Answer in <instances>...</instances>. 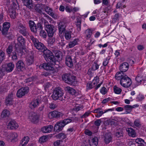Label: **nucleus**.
I'll use <instances>...</instances> for the list:
<instances>
[{"mask_svg": "<svg viewBox=\"0 0 146 146\" xmlns=\"http://www.w3.org/2000/svg\"><path fill=\"white\" fill-rule=\"evenodd\" d=\"M9 13L10 17L14 19L16 17V13L15 10L11 9L9 10Z\"/></svg>", "mask_w": 146, "mask_h": 146, "instance_id": "39", "label": "nucleus"}, {"mask_svg": "<svg viewBox=\"0 0 146 146\" xmlns=\"http://www.w3.org/2000/svg\"><path fill=\"white\" fill-rule=\"evenodd\" d=\"M29 88L28 87H23L19 89L17 93V96L20 98L27 94L29 91Z\"/></svg>", "mask_w": 146, "mask_h": 146, "instance_id": "8", "label": "nucleus"}, {"mask_svg": "<svg viewBox=\"0 0 146 146\" xmlns=\"http://www.w3.org/2000/svg\"><path fill=\"white\" fill-rule=\"evenodd\" d=\"M5 58V52L2 50H0V64Z\"/></svg>", "mask_w": 146, "mask_h": 146, "instance_id": "42", "label": "nucleus"}, {"mask_svg": "<svg viewBox=\"0 0 146 146\" xmlns=\"http://www.w3.org/2000/svg\"><path fill=\"white\" fill-rule=\"evenodd\" d=\"M42 52L45 60L49 61L50 62L41 64L39 66L40 69L52 70L54 69V66H55L56 68L58 67L59 62L58 61V58L59 57V55L54 56L52 53L48 49H45Z\"/></svg>", "mask_w": 146, "mask_h": 146, "instance_id": "1", "label": "nucleus"}, {"mask_svg": "<svg viewBox=\"0 0 146 146\" xmlns=\"http://www.w3.org/2000/svg\"><path fill=\"white\" fill-rule=\"evenodd\" d=\"M64 93L61 88L59 87L56 88L53 92L51 97L54 100H59L61 101L64 100L63 99V96Z\"/></svg>", "mask_w": 146, "mask_h": 146, "instance_id": "2", "label": "nucleus"}, {"mask_svg": "<svg viewBox=\"0 0 146 146\" xmlns=\"http://www.w3.org/2000/svg\"><path fill=\"white\" fill-rule=\"evenodd\" d=\"M10 111L7 110H4L2 112L1 115V117L3 118L8 117L10 115Z\"/></svg>", "mask_w": 146, "mask_h": 146, "instance_id": "33", "label": "nucleus"}, {"mask_svg": "<svg viewBox=\"0 0 146 146\" xmlns=\"http://www.w3.org/2000/svg\"><path fill=\"white\" fill-rule=\"evenodd\" d=\"M24 5L30 9L33 8V5L32 0H23Z\"/></svg>", "mask_w": 146, "mask_h": 146, "instance_id": "24", "label": "nucleus"}, {"mask_svg": "<svg viewBox=\"0 0 146 146\" xmlns=\"http://www.w3.org/2000/svg\"><path fill=\"white\" fill-rule=\"evenodd\" d=\"M112 137L110 133L106 134L104 136V141L106 144L109 143L111 140Z\"/></svg>", "mask_w": 146, "mask_h": 146, "instance_id": "31", "label": "nucleus"}, {"mask_svg": "<svg viewBox=\"0 0 146 146\" xmlns=\"http://www.w3.org/2000/svg\"><path fill=\"white\" fill-rule=\"evenodd\" d=\"M79 39L78 38H76L73 40L69 42L68 44V47L69 48H71L75 45L78 44V42H79Z\"/></svg>", "mask_w": 146, "mask_h": 146, "instance_id": "29", "label": "nucleus"}, {"mask_svg": "<svg viewBox=\"0 0 146 146\" xmlns=\"http://www.w3.org/2000/svg\"><path fill=\"white\" fill-rule=\"evenodd\" d=\"M143 80L142 76L140 74H138L135 78V80L139 83V84H141V82Z\"/></svg>", "mask_w": 146, "mask_h": 146, "instance_id": "44", "label": "nucleus"}, {"mask_svg": "<svg viewBox=\"0 0 146 146\" xmlns=\"http://www.w3.org/2000/svg\"><path fill=\"white\" fill-rule=\"evenodd\" d=\"M34 62V57L33 56H30L27 59V62L28 65L32 64Z\"/></svg>", "mask_w": 146, "mask_h": 146, "instance_id": "43", "label": "nucleus"}, {"mask_svg": "<svg viewBox=\"0 0 146 146\" xmlns=\"http://www.w3.org/2000/svg\"><path fill=\"white\" fill-rule=\"evenodd\" d=\"M129 68V65L126 62L122 63L120 66L119 69L120 71L122 72H125L128 70Z\"/></svg>", "mask_w": 146, "mask_h": 146, "instance_id": "18", "label": "nucleus"}, {"mask_svg": "<svg viewBox=\"0 0 146 146\" xmlns=\"http://www.w3.org/2000/svg\"><path fill=\"white\" fill-rule=\"evenodd\" d=\"M141 126V122L139 119H137L135 120L134 121V126L136 127H139Z\"/></svg>", "mask_w": 146, "mask_h": 146, "instance_id": "50", "label": "nucleus"}, {"mask_svg": "<svg viewBox=\"0 0 146 146\" xmlns=\"http://www.w3.org/2000/svg\"><path fill=\"white\" fill-rule=\"evenodd\" d=\"M29 26L31 31L33 33H36V25L35 22L32 21H29Z\"/></svg>", "mask_w": 146, "mask_h": 146, "instance_id": "23", "label": "nucleus"}, {"mask_svg": "<svg viewBox=\"0 0 146 146\" xmlns=\"http://www.w3.org/2000/svg\"><path fill=\"white\" fill-rule=\"evenodd\" d=\"M72 121L71 119L67 118L58 122L54 127V131L57 132L61 131L66 125L72 122Z\"/></svg>", "mask_w": 146, "mask_h": 146, "instance_id": "3", "label": "nucleus"}, {"mask_svg": "<svg viewBox=\"0 0 146 146\" xmlns=\"http://www.w3.org/2000/svg\"><path fill=\"white\" fill-rule=\"evenodd\" d=\"M72 33L70 31H66L65 33L64 36L65 39L66 40H69L71 38Z\"/></svg>", "mask_w": 146, "mask_h": 146, "instance_id": "38", "label": "nucleus"}, {"mask_svg": "<svg viewBox=\"0 0 146 146\" xmlns=\"http://www.w3.org/2000/svg\"><path fill=\"white\" fill-rule=\"evenodd\" d=\"M14 67V65L12 63H9L7 64V67L6 68V70L7 72H11L13 69Z\"/></svg>", "mask_w": 146, "mask_h": 146, "instance_id": "35", "label": "nucleus"}, {"mask_svg": "<svg viewBox=\"0 0 146 146\" xmlns=\"http://www.w3.org/2000/svg\"><path fill=\"white\" fill-rule=\"evenodd\" d=\"M95 84L94 82H88L87 85V89H92L95 86Z\"/></svg>", "mask_w": 146, "mask_h": 146, "instance_id": "48", "label": "nucleus"}, {"mask_svg": "<svg viewBox=\"0 0 146 146\" xmlns=\"http://www.w3.org/2000/svg\"><path fill=\"white\" fill-rule=\"evenodd\" d=\"M30 38L32 41L35 45L38 42V40L34 37L33 36H30Z\"/></svg>", "mask_w": 146, "mask_h": 146, "instance_id": "58", "label": "nucleus"}, {"mask_svg": "<svg viewBox=\"0 0 146 146\" xmlns=\"http://www.w3.org/2000/svg\"><path fill=\"white\" fill-rule=\"evenodd\" d=\"M53 127V126L52 125H47L42 128L41 130L44 133H48L52 131Z\"/></svg>", "mask_w": 146, "mask_h": 146, "instance_id": "21", "label": "nucleus"}, {"mask_svg": "<svg viewBox=\"0 0 146 146\" xmlns=\"http://www.w3.org/2000/svg\"><path fill=\"white\" fill-rule=\"evenodd\" d=\"M10 26V24L9 22H5L3 23V28L1 31L3 35H6L7 34L8 31Z\"/></svg>", "mask_w": 146, "mask_h": 146, "instance_id": "14", "label": "nucleus"}, {"mask_svg": "<svg viewBox=\"0 0 146 146\" xmlns=\"http://www.w3.org/2000/svg\"><path fill=\"white\" fill-rule=\"evenodd\" d=\"M98 139L97 137H95L92 139L90 143L91 146H97L98 144Z\"/></svg>", "mask_w": 146, "mask_h": 146, "instance_id": "40", "label": "nucleus"}, {"mask_svg": "<svg viewBox=\"0 0 146 146\" xmlns=\"http://www.w3.org/2000/svg\"><path fill=\"white\" fill-rule=\"evenodd\" d=\"M139 106V105L137 104L135 105L132 106L126 105L124 106V108L127 112V113H128L130 112L133 108L138 107Z\"/></svg>", "mask_w": 146, "mask_h": 146, "instance_id": "22", "label": "nucleus"}, {"mask_svg": "<svg viewBox=\"0 0 146 146\" xmlns=\"http://www.w3.org/2000/svg\"><path fill=\"white\" fill-rule=\"evenodd\" d=\"M40 35L41 36L44 38H46L47 36L46 33L43 30H41L40 31Z\"/></svg>", "mask_w": 146, "mask_h": 146, "instance_id": "53", "label": "nucleus"}, {"mask_svg": "<svg viewBox=\"0 0 146 146\" xmlns=\"http://www.w3.org/2000/svg\"><path fill=\"white\" fill-rule=\"evenodd\" d=\"M102 121L101 119H98L94 121V124L95 125L97 126V129L98 130L99 128V126L100 125V124L101 123Z\"/></svg>", "mask_w": 146, "mask_h": 146, "instance_id": "54", "label": "nucleus"}, {"mask_svg": "<svg viewBox=\"0 0 146 146\" xmlns=\"http://www.w3.org/2000/svg\"><path fill=\"white\" fill-rule=\"evenodd\" d=\"M135 142L138 143L139 144H142L144 142V140L140 138H138L135 139Z\"/></svg>", "mask_w": 146, "mask_h": 146, "instance_id": "61", "label": "nucleus"}, {"mask_svg": "<svg viewBox=\"0 0 146 146\" xmlns=\"http://www.w3.org/2000/svg\"><path fill=\"white\" fill-rule=\"evenodd\" d=\"M123 72H117L115 76V78L117 80H121L123 77L125 76Z\"/></svg>", "mask_w": 146, "mask_h": 146, "instance_id": "30", "label": "nucleus"}, {"mask_svg": "<svg viewBox=\"0 0 146 146\" xmlns=\"http://www.w3.org/2000/svg\"><path fill=\"white\" fill-rule=\"evenodd\" d=\"M99 68V65L96 63H94L92 64V70L94 71L98 69Z\"/></svg>", "mask_w": 146, "mask_h": 146, "instance_id": "57", "label": "nucleus"}, {"mask_svg": "<svg viewBox=\"0 0 146 146\" xmlns=\"http://www.w3.org/2000/svg\"><path fill=\"white\" fill-rule=\"evenodd\" d=\"M69 78L70 79L68 83L70 84H74L75 82V76H72L70 74Z\"/></svg>", "mask_w": 146, "mask_h": 146, "instance_id": "41", "label": "nucleus"}, {"mask_svg": "<svg viewBox=\"0 0 146 146\" xmlns=\"http://www.w3.org/2000/svg\"><path fill=\"white\" fill-rule=\"evenodd\" d=\"M45 97L42 96H38L36 99L34 100L29 105V107L31 109H34L41 102L43 101V99H46Z\"/></svg>", "mask_w": 146, "mask_h": 146, "instance_id": "6", "label": "nucleus"}, {"mask_svg": "<svg viewBox=\"0 0 146 146\" xmlns=\"http://www.w3.org/2000/svg\"><path fill=\"white\" fill-rule=\"evenodd\" d=\"M13 46L11 45H9L6 49V51L8 54H11L13 51Z\"/></svg>", "mask_w": 146, "mask_h": 146, "instance_id": "55", "label": "nucleus"}, {"mask_svg": "<svg viewBox=\"0 0 146 146\" xmlns=\"http://www.w3.org/2000/svg\"><path fill=\"white\" fill-rule=\"evenodd\" d=\"M126 131L128 133V135L132 137H135L136 135L135 131L132 128H127Z\"/></svg>", "mask_w": 146, "mask_h": 146, "instance_id": "28", "label": "nucleus"}, {"mask_svg": "<svg viewBox=\"0 0 146 146\" xmlns=\"http://www.w3.org/2000/svg\"><path fill=\"white\" fill-rule=\"evenodd\" d=\"M47 138L46 136H42L40 138V141L41 143L44 142L47 140Z\"/></svg>", "mask_w": 146, "mask_h": 146, "instance_id": "62", "label": "nucleus"}, {"mask_svg": "<svg viewBox=\"0 0 146 146\" xmlns=\"http://www.w3.org/2000/svg\"><path fill=\"white\" fill-rule=\"evenodd\" d=\"M36 32L38 30L41 31L43 27L40 23H38L36 25Z\"/></svg>", "mask_w": 146, "mask_h": 146, "instance_id": "63", "label": "nucleus"}, {"mask_svg": "<svg viewBox=\"0 0 146 146\" xmlns=\"http://www.w3.org/2000/svg\"><path fill=\"white\" fill-rule=\"evenodd\" d=\"M17 39L18 41L17 45H19V47L18 48L16 47L17 49L19 50L21 53L24 48L25 44V39L22 35H21L18 36Z\"/></svg>", "mask_w": 146, "mask_h": 146, "instance_id": "5", "label": "nucleus"}, {"mask_svg": "<svg viewBox=\"0 0 146 146\" xmlns=\"http://www.w3.org/2000/svg\"><path fill=\"white\" fill-rule=\"evenodd\" d=\"M113 89L115 93L117 94H120L122 91V90L120 88L115 86H114Z\"/></svg>", "mask_w": 146, "mask_h": 146, "instance_id": "47", "label": "nucleus"}, {"mask_svg": "<svg viewBox=\"0 0 146 146\" xmlns=\"http://www.w3.org/2000/svg\"><path fill=\"white\" fill-rule=\"evenodd\" d=\"M34 78L33 77H31L25 79V82L27 84L28 86H31L33 85V81Z\"/></svg>", "mask_w": 146, "mask_h": 146, "instance_id": "36", "label": "nucleus"}, {"mask_svg": "<svg viewBox=\"0 0 146 146\" xmlns=\"http://www.w3.org/2000/svg\"><path fill=\"white\" fill-rule=\"evenodd\" d=\"M56 137L60 139H62L65 138L66 137V135L64 133H60L57 135Z\"/></svg>", "mask_w": 146, "mask_h": 146, "instance_id": "52", "label": "nucleus"}, {"mask_svg": "<svg viewBox=\"0 0 146 146\" xmlns=\"http://www.w3.org/2000/svg\"><path fill=\"white\" fill-rule=\"evenodd\" d=\"M44 7L46 12L49 15L54 19L57 17V14L53 12V10L51 8L48 6H45L44 5Z\"/></svg>", "mask_w": 146, "mask_h": 146, "instance_id": "13", "label": "nucleus"}, {"mask_svg": "<svg viewBox=\"0 0 146 146\" xmlns=\"http://www.w3.org/2000/svg\"><path fill=\"white\" fill-rule=\"evenodd\" d=\"M45 29L47 32L48 35L49 37H52L56 31V29L54 26L50 25L45 27Z\"/></svg>", "mask_w": 146, "mask_h": 146, "instance_id": "10", "label": "nucleus"}, {"mask_svg": "<svg viewBox=\"0 0 146 146\" xmlns=\"http://www.w3.org/2000/svg\"><path fill=\"white\" fill-rule=\"evenodd\" d=\"M35 46L36 48L42 52L45 49V47L44 45L42 43L39 42L36 44Z\"/></svg>", "mask_w": 146, "mask_h": 146, "instance_id": "25", "label": "nucleus"}, {"mask_svg": "<svg viewBox=\"0 0 146 146\" xmlns=\"http://www.w3.org/2000/svg\"><path fill=\"white\" fill-rule=\"evenodd\" d=\"M57 106L55 104L51 103L49 104V107L50 108L52 109H54L56 108Z\"/></svg>", "mask_w": 146, "mask_h": 146, "instance_id": "64", "label": "nucleus"}, {"mask_svg": "<svg viewBox=\"0 0 146 146\" xmlns=\"http://www.w3.org/2000/svg\"><path fill=\"white\" fill-rule=\"evenodd\" d=\"M16 67L18 71H23L25 69V65L22 60H19L16 64Z\"/></svg>", "mask_w": 146, "mask_h": 146, "instance_id": "19", "label": "nucleus"}, {"mask_svg": "<svg viewBox=\"0 0 146 146\" xmlns=\"http://www.w3.org/2000/svg\"><path fill=\"white\" fill-rule=\"evenodd\" d=\"M66 26V23L65 22L60 21L58 25V28L59 34H61L65 31Z\"/></svg>", "mask_w": 146, "mask_h": 146, "instance_id": "15", "label": "nucleus"}, {"mask_svg": "<svg viewBox=\"0 0 146 146\" xmlns=\"http://www.w3.org/2000/svg\"><path fill=\"white\" fill-rule=\"evenodd\" d=\"M116 136L118 138L121 137L123 136V134L122 131H119L115 133Z\"/></svg>", "mask_w": 146, "mask_h": 146, "instance_id": "59", "label": "nucleus"}, {"mask_svg": "<svg viewBox=\"0 0 146 146\" xmlns=\"http://www.w3.org/2000/svg\"><path fill=\"white\" fill-rule=\"evenodd\" d=\"M65 63L69 67H72L73 66L72 58L71 55H68L66 56L65 58Z\"/></svg>", "mask_w": 146, "mask_h": 146, "instance_id": "16", "label": "nucleus"}, {"mask_svg": "<svg viewBox=\"0 0 146 146\" xmlns=\"http://www.w3.org/2000/svg\"><path fill=\"white\" fill-rule=\"evenodd\" d=\"M18 135L15 132L8 133L7 135V138L9 139L12 140L17 137Z\"/></svg>", "mask_w": 146, "mask_h": 146, "instance_id": "27", "label": "nucleus"}, {"mask_svg": "<svg viewBox=\"0 0 146 146\" xmlns=\"http://www.w3.org/2000/svg\"><path fill=\"white\" fill-rule=\"evenodd\" d=\"M29 141V138L28 136L24 137L21 140V144L22 146H25Z\"/></svg>", "mask_w": 146, "mask_h": 146, "instance_id": "34", "label": "nucleus"}, {"mask_svg": "<svg viewBox=\"0 0 146 146\" xmlns=\"http://www.w3.org/2000/svg\"><path fill=\"white\" fill-rule=\"evenodd\" d=\"M65 90L68 92L69 93L72 95H74L75 93V90L69 86L66 87L65 88Z\"/></svg>", "mask_w": 146, "mask_h": 146, "instance_id": "37", "label": "nucleus"}, {"mask_svg": "<svg viewBox=\"0 0 146 146\" xmlns=\"http://www.w3.org/2000/svg\"><path fill=\"white\" fill-rule=\"evenodd\" d=\"M83 108V107L80 105L76 106L73 109V111L76 112H77L81 110Z\"/></svg>", "mask_w": 146, "mask_h": 146, "instance_id": "51", "label": "nucleus"}, {"mask_svg": "<svg viewBox=\"0 0 146 146\" xmlns=\"http://www.w3.org/2000/svg\"><path fill=\"white\" fill-rule=\"evenodd\" d=\"M113 110V108L109 109L108 110H105L104 111H103L100 110V111H99V113H97L96 115H95V116L98 118H99L100 116H101L103 114L106 113L109 111H112Z\"/></svg>", "mask_w": 146, "mask_h": 146, "instance_id": "32", "label": "nucleus"}, {"mask_svg": "<svg viewBox=\"0 0 146 146\" xmlns=\"http://www.w3.org/2000/svg\"><path fill=\"white\" fill-rule=\"evenodd\" d=\"M38 117L39 115L36 113L32 112L29 113V118L30 120L33 123L37 122Z\"/></svg>", "mask_w": 146, "mask_h": 146, "instance_id": "12", "label": "nucleus"}, {"mask_svg": "<svg viewBox=\"0 0 146 146\" xmlns=\"http://www.w3.org/2000/svg\"><path fill=\"white\" fill-rule=\"evenodd\" d=\"M110 124L113 127H114L118 125V122L116 120L112 119L110 121Z\"/></svg>", "mask_w": 146, "mask_h": 146, "instance_id": "49", "label": "nucleus"}, {"mask_svg": "<svg viewBox=\"0 0 146 146\" xmlns=\"http://www.w3.org/2000/svg\"><path fill=\"white\" fill-rule=\"evenodd\" d=\"M81 21L80 19H77V22L76 23L77 26V29L78 31H80L81 30Z\"/></svg>", "mask_w": 146, "mask_h": 146, "instance_id": "46", "label": "nucleus"}, {"mask_svg": "<svg viewBox=\"0 0 146 146\" xmlns=\"http://www.w3.org/2000/svg\"><path fill=\"white\" fill-rule=\"evenodd\" d=\"M18 127V125L14 120L10 121L8 125V128L10 129H17Z\"/></svg>", "mask_w": 146, "mask_h": 146, "instance_id": "17", "label": "nucleus"}, {"mask_svg": "<svg viewBox=\"0 0 146 146\" xmlns=\"http://www.w3.org/2000/svg\"><path fill=\"white\" fill-rule=\"evenodd\" d=\"M63 115V114L62 112L54 110L49 113L48 117L50 119L54 118H58L60 117L61 116H62Z\"/></svg>", "mask_w": 146, "mask_h": 146, "instance_id": "11", "label": "nucleus"}, {"mask_svg": "<svg viewBox=\"0 0 146 146\" xmlns=\"http://www.w3.org/2000/svg\"><path fill=\"white\" fill-rule=\"evenodd\" d=\"M93 31L91 29H86L85 31V36L86 39L90 38L92 34Z\"/></svg>", "mask_w": 146, "mask_h": 146, "instance_id": "26", "label": "nucleus"}, {"mask_svg": "<svg viewBox=\"0 0 146 146\" xmlns=\"http://www.w3.org/2000/svg\"><path fill=\"white\" fill-rule=\"evenodd\" d=\"M44 6V5L42 4L40 5H37L35 8V10L37 12L39 13L41 15H43L44 17H46L48 19L50 20L51 18L45 13H43L42 11V10L43 9Z\"/></svg>", "mask_w": 146, "mask_h": 146, "instance_id": "9", "label": "nucleus"}, {"mask_svg": "<svg viewBox=\"0 0 146 146\" xmlns=\"http://www.w3.org/2000/svg\"><path fill=\"white\" fill-rule=\"evenodd\" d=\"M13 94L12 93H11L8 95L6 99L5 102L7 105H11L13 104Z\"/></svg>", "mask_w": 146, "mask_h": 146, "instance_id": "20", "label": "nucleus"}, {"mask_svg": "<svg viewBox=\"0 0 146 146\" xmlns=\"http://www.w3.org/2000/svg\"><path fill=\"white\" fill-rule=\"evenodd\" d=\"M120 84L125 88L129 87L132 84L131 79L127 75L125 76L120 82Z\"/></svg>", "mask_w": 146, "mask_h": 146, "instance_id": "7", "label": "nucleus"}, {"mask_svg": "<svg viewBox=\"0 0 146 146\" xmlns=\"http://www.w3.org/2000/svg\"><path fill=\"white\" fill-rule=\"evenodd\" d=\"M70 74H66L63 75L62 76V78L63 80L65 81L66 82L68 79V77H69Z\"/></svg>", "mask_w": 146, "mask_h": 146, "instance_id": "56", "label": "nucleus"}, {"mask_svg": "<svg viewBox=\"0 0 146 146\" xmlns=\"http://www.w3.org/2000/svg\"><path fill=\"white\" fill-rule=\"evenodd\" d=\"M91 112L90 111H88L86 112L83 115L80 117L81 118H85L88 116L91 113Z\"/></svg>", "mask_w": 146, "mask_h": 146, "instance_id": "60", "label": "nucleus"}, {"mask_svg": "<svg viewBox=\"0 0 146 146\" xmlns=\"http://www.w3.org/2000/svg\"><path fill=\"white\" fill-rule=\"evenodd\" d=\"M16 29L17 31L24 36H26L29 34L27 29L24 24L18 23Z\"/></svg>", "mask_w": 146, "mask_h": 146, "instance_id": "4", "label": "nucleus"}, {"mask_svg": "<svg viewBox=\"0 0 146 146\" xmlns=\"http://www.w3.org/2000/svg\"><path fill=\"white\" fill-rule=\"evenodd\" d=\"M93 42L92 43H91V40L90 39L89 41H88L87 42H86L85 44V46L88 49L90 50L91 49V46Z\"/></svg>", "mask_w": 146, "mask_h": 146, "instance_id": "45", "label": "nucleus"}]
</instances>
